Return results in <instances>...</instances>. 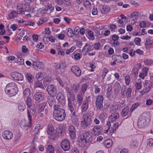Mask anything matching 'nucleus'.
<instances>
[{"label": "nucleus", "instance_id": "44", "mask_svg": "<svg viewBox=\"0 0 153 153\" xmlns=\"http://www.w3.org/2000/svg\"><path fill=\"white\" fill-rule=\"evenodd\" d=\"M68 107L71 112H72L73 111H74L75 109L74 105L73 104V103H68Z\"/></svg>", "mask_w": 153, "mask_h": 153}, {"label": "nucleus", "instance_id": "5", "mask_svg": "<svg viewBox=\"0 0 153 153\" xmlns=\"http://www.w3.org/2000/svg\"><path fill=\"white\" fill-rule=\"evenodd\" d=\"M28 110V117L29 120V122L25 120H23L21 121L20 126L23 129L27 130L31 126L32 118Z\"/></svg>", "mask_w": 153, "mask_h": 153}, {"label": "nucleus", "instance_id": "13", "mask_svg": "<svg viewBox=\"0 0 153 153\" xmlns=\"http://www.w3.org/2000/svg\"><path fill=\"white\" fill-rule=\"evenodd\" d=\"M2 136L5 139L10 140L13 137V134L10 131L6 130L3 132Z\"/></svg>", "mask_w": 153, "mask_h": 153}, {"label": "nucleus", "instance_id": "32", "mask_svg": "<svg viewBox=\"0 0 153 153\" xmlns=\"http://www.w3.org/2000/svg\"><path fill=\"white\" fill-rule=\"evenodd\" d=\"M45 103L44 102L39 104L37 108L38 112L41 113L42 112L45 107Z\"/></svg>", "mask_w": 153, "mask_h": 153}, {"label": "nucleus", "instance_id": "39", "mask_svg": "<svg viewBox=\"0 0 153 153\" xmlns=\"http://www.w3.org/2000/svg\"><path fill=\"white\" fill-rule=\"evenodd\" d=\"M54 131V128L53 126L51 125L48 126V128L47 133L48 134H51Z\"/></svg>", "mask_w": 153, "mask_h": 153}, {"label": "nucleus", "instance_id": "41", "mask_svg": "<svg viewBox=\"0 0 153 153\" xmlns=\"http://www.w3.org/2000/svg\"><path fill=\"white\" fill-rule=\"evenodd\" d=\"M71 88L75 92H77L79 89V85L78 84L73 85L71 86Z\"/></svg>", "mask_w": 153, "mask_h": 153}, {"label": "nucleus", "instance_id": "30", "mask_svg": "<svg viewBox=\"0 0 153 153\" xmlns=\"http://www.w3.org/2000/svg\"><path fill=\"white\" fill-rule=\"evenodd\" d=\"M135 85L136 89L139 90L141 89L142 86V81L140 79H138L136 81Z\"/></svg>", "mask_w": 153, "mask_h": 153}, {"label": "nucleus", "instance_id": "63", "mask_svg": "<svg viewBox=\"0 0 153 153\" xmlns=\"http://www.w3.org/2000/svg\"><path fill=\"white\" fill-rule=\"evenodd\" d=\"M141 41V39L139 38H136L134 39L135 44L137 45H140Z\"/></svg>", "mask_w": 153, "mask_h": 153}, {"label": "nucleus", "instance_id": "28", "mask_svg": "<svg viewBox=\"0 0 153 153\" xmlns=\"http://www.w3.org/2000/svg\"><path fill=\"white\" fill-rule=\"evenodd\" d=\"M112 140L110 139H106L103 142L104 145L108 148L111 147L112 145Z\"/></svg>", "mask_w": 153, "mask_h": 153}, {"label": "nucleus", "instance_id": "55", "mask_svg": "<svg viewBox=\"0 0 153 153\" xmlns=\"http://www.w3.org/2000/svg\"><path fill=\"white\" fill-rule=\"evenodd\" d=\"M108 72V70L106 68H104L102 70V77L103 79H104L105 76Z\"/></svg>", "mask_w": 153, "mask_h": 153}, {"label": "nucleus", "instance_id": "64", "mask_svg": "<svg viewBox=\"0 0 153 153\" xmlns=\"http://www.w3.org/2000/svg\"><path fill=\"white\" fill-rule=\"evenodd\" d=\"M75 100V96H69L68 98V103H72Z\"/></svg>", "mask_w": 153, "mask_h": 153}, {"label": "nucleus", "instance_id": "58", "mask_svg": "<svg viewBox=\"0 0 153 153\" xmlns=\"http://www.w3.org/2000/svg\"><path fill=\"white\" fill-rule=\"evenodd\" d=\"M94 48L96 50H100V44L98 42L93 45Z\"/></svg>", "mask_w": 153, "mask_h": 153}, {"label": "nucleus", "instance_id": "2", "mask_svg": "<svg viewBox=\"0 0 153 153\" xmlns=\"http://www.w3.org/2000/svg\"><path fill=\"white\" fill-rule=\"evenodd\" d=\"M92 117L91 114L87 112L83 114L82 116V120L81 121V126L85 129L90 128L91 124L92 122Z\"/></svg>", "mask_w": 153, "mask_h": 153}, {"label": "nucleus", "instance_id": "24", "mask_svg": "<svg viewBox=\"0 0 153 153\" xmlns=\"http://www.w3.org/2000/svg\"><path fill=\"white\" fill-rule=\"evenodd\" d=\"M153 87V83L152 82L149 84V85L146 87L145 89H144L142 91L141 93L142 95L149 92Z\"/></svg>", "mask_w": 153, "mask_h": 153}, {"label": "nucleus", "instance_id": "40", "mask_svg": "<svg viewBox=\"0 0 153 153\" xmlns=\"http://www.w3.org/2000/svg\"><path fill=\"white\" fill-rule=\"evenodd\" d=\"M42 64L39 62H33L32 63V65L34 68H41Z\"/></svg>", "mask_w": 153, "mask_h": 153}, {"label": "nucleus", "instance_id": "31", "mask_svg": "<svg viewBox=\"0 0 153 153\" xmlns=\"http://www.w3.org/2000/svg\"><path fill=\"white\" fill-rule=\"evenodd\" d=\"M138 18V13L137 12H133L131 14V19L133 21V23L136 22V20Z\"/></svg>", "mask_w": 153, "mask_h": 153}, {"label": "nucleus", "instance_id": "11", "mask_svg": "<svg viewBox=\"0 0 153 153\" xmlns=\"http://www.w3.org/2000/svg\"><path fill=\"white\" fill-rule=\"evenodd\" d=\"M71 72L76 76L79 77L81 75V71L77 66H72L71 67Z\"/></svg>", "mask_w": 153, "mask_h": 153}, {"label": "nucleus", "instance_id": "26", "mask_svg": "<svg viewBox=\"0 0 153 153\" xmlns=\"http://www.w3.org/2000/svg\"><path fill=\"white\" fill-rule=\"evenodd\" d=\"M109 7L107 5H103L100 8V10L102 13H106L110 10Z\"/></svg>", "mask_w": 153, "mask_h": 153}, {"label": "nucleus", "instance_id": "60", "mask_svg": "<svg viewBox=\"0 0 153 153\" xmlns=\"http://www.w3.org/2000/svg\"><path fill=\"white\" fill-rule=\"evenodd\" d=\"M23 94L25 95L30 96V90L28 88L25 89L24 91Z\"/></svg>", "mask_w": 153, "mask_h": 153}, {"label": "nucleus", "instance_id": "14", "mask_svg": "<svg viewBox=\"0 0 153 153\" xmlns=\"http://www.w3.org/2000/svg\"><path fill=\"white\" fill-rule=\"evenodd\" d=\"M103 129L102 127L99 126H95L92 129V131L95 135L98 136L101 133Z\"/></svg>", "mask_w": 153, "mask_h": 153}, {"label": "nucleus", "instance_id": "6", "mask_svg": "<svg viewBox=\"0 0 153 153\" xmlns=\"http://www.w3.org/2000/svg\"><path fill=\"white\" fill-rule=\"evenodd\" d=\"M17 86L14 82H11L7 84L5 88V91L6 94L10 92L11 90L13 89L17 91Z\"/></svg>", "mask_w": 153, "mask_h": 153}, {"label": "nucleus", "instance_id": "3", "mask_svg": "<svg viewBox=\"0 0 153 153\" xmlns=\"http://www.w3.org/2000/svg\"><path fill=\"white\" fill-rule=\"evenodd\" d=\"M150 121V117L149 114L144 113L139 117L137 122V126L139 128H144L149 125Z\"/></svg>", "mask_w": 153, "mask_h": 153}, {"label": "nucleus", "instance_id": "23", "mask_svg": "<svg viewBox=\"0 0 153 153\" xmlns=\"http://www.w3.org/2000/svg\"><path fill=\"white\" fill-rule=\"evenodd\" d=\"M78 142L80 145H81L82 146H86L87 143L89 142L87 140L83 137L80 136L78 138Z\"/></svg>", "mask_w": 153, "mask_h": 153}, {"label": "nucleus", "instance_id": "17", "mask_svg": "<svg viewBox=\"0 0 153 153\" xmlns=\"http://www.w3.org/2000/svg\"><path fill=\"white\" fill-rule=\"evenodd\" d=\"M148 71L149 68H147L144 67L143 68L140 73L139 77L142 79H144L147 76Z\"/></svg>", "mask_w": 153, "mask_h": 153}, {"label": "nucleus", "instance_id": "19", "mask_svg": "<svg viewBox=\"0 0 153 153\" xmlns=\"http://www.w3.org/2000/svg\"><path fill=\"white\" fill-rule=\"evenodd\" d=\"M126 87L123 86V87L121 89V92L122 95L129 96L131 95L132 91L131 88H128L126 91Z\"/></svg>", "mask_w": 153, "mask_h": 153}, {"label": "nucleus", "instance_id": "9", "mask_svg": "<svg viewBox=\"0 0 153 153\" xmlns=\"http://www.w3.org/2000/svg\"><path fill=\"white\" fill-rule=\"evenodd\" d=\"M27 104L28 106L30 108V113L32 114H33L35 113V107L34 105H32L31 100L30 97H28L27 98Z\"/></svg>", "mask_w": 153, "mask_h": 153}, {"label": "nucleus", "instance_id": "36", "mask_svg": "<svg viewBox=\"0 0 153 153\" xmlns=\"http://www.w3.org/2000/svg\"><path fill=\"white\" fill-rule=\"evenodd\" d=\"M138 143L137 141L134 139H132L130 142V146L132 148H135L138 146Z\"/></svg>", "mask_w": 153, "mask_h": 153}, {"label": "nucleus", "instance_id": "27", "mask_svg": "<svg viewBox=\"0 0 153 153\" xmlns=\"http://www.w3.org/2000/svg\"><path fill=\"white\" fill-rule=\"evenodd\" d=\"M120 84L118 82H115L113 86V89L114 92L116 93H118L120 91Z\"/></svg>", "mask_w": 153, "mask_h": 153}, {"label": "nucleus", "instance_id": "38", "mask_svg": "<svg viewBox=\"0 0 153 153\" xmlns=\"http://www.w3.org/2000/svg\"><path fill=\"white\" fill-rule=\"evenodd\" d=\"M18 108L19 110L21 111H24L26 108L25 104L23 102H20L18 105Z\"/></svg>", "mask_w": 153, "mask_h": 153}, {"label": "nucleus", "instance_id": "1", "mask_svg": "<svg viewBox=\"0 0 153 153\" xmlns=\"http://www.w3.org/2000/svg\"><path fill=\"white\" fill-rule=\"evenodd\" d=\"M53 108V116L54 118L58 121L64 120L66 116L65 111L60 108L59 106L57 105H55Z\"/></svg>", "mask_w": 153, "mask_h": 153}, {"label": "nucleus", "instance_id": "7", "mask_svg": "<svg viewBox=\"0 0 153 153\" xmlns=\"http://www.w3.org/2000/svg\"><path fill=\"white\" fill-rule=\"evenodd\" d=\"M61 146L64 151H68L70 148V143L68 140L64 139L61 142Z\"/></svg>", "mask_w": 153, "mask_h": 153}, {"label": "nucleus", "instance_id": "53", "mask_svg": "<svg viewBox=\"0 0 153 153\" xmlns=\"http://www.w3.org/2000/svg\"><path fill=\"white\" fill-rule=\"evenodd\" d=\"M76 48L75 46H73L70 49L66 51V53L67 54H69L73 52Z\"/></svg>", "mask_w": 153, "mask_h": 153}, {"label": "nucleus", "instance_id": "18", "mask_svg": "<svg viewBox=\"0 0 153 153\" xmlns=\"http://www.w3.org/2000/svg\"><path fill=\"white\" fill-rule=\"evenodd\" d=\"M93 45L91 43H86L82 49V51L83 52L85 51L86 53L89 52L93 50Z\"/></svg>", "mask_w": 153, "mask_h": 153}, {"label": "nucleus", "instance_id": "10", "mask_svg": "<svg viewBox=\"0 0 153 153\" xmlns=\"http://www.w3.org/2000/svg\"><path fill=\"white\" fill-rule=\"evenodd\" d=\"M103 100V96H98L96 99V104L98 109H102L103 108L102 105Z\"/></svg>", "mask_w": 153, "mask_h": 153}, {"label": "nucleus", "instance_id": "8", "mask_svg": "<svg viewBox=\"0 0 153 153\" xmlns=\"http://www.w3.org/2000/svg\"><path fill=\"white\" fill-rule=\"evenodd\" d=\"M10 75L11 77L15 80L22 81L23 79L22 75L17 72H12L11 74Z\"/></svg>", "mask_w": 153, "mask_h": 153}, {"label": "nucleus", "instance_id": "48", "mask_svg": "<svg viewBox=\"0 0 153 153\" xmlns=\"http://www.w3.org/2000/svg\"><path fill=\"white\" fill-rule=\"evenodd\" d=\"M18 91L17 87V91L15 89H13L11 90L10 92H9L8 94H6L7 95H10V96H15L17 94Z\"/></svg>", "mask_w": 153, "mask_h": 153}, {"label": "nucleus", "instance_id": "37", "mask_svg": "<svg viewBox=\"0 0 153 153\" xmlns=\"http://www.w3.org/2000/svg\"><path fill=\"white\" fill-rule=\"evenodd\" d=\"M129 108L128 107H126L124 108L122 111L121 112V115L123 117L126 116L128 112Z\"/></svg>", "mask_w": 153, "mask_h": 153}, {"label": "nucleus", "instance_id": "43", "mask_svg": "<svg viewBox=\"0 0 153 153\" xmlns=\"http://www.w3.org/2000/svg\"><path fill=\"white\" fill-rule=\"evenodd\" d=\"M47 21V19L45 17L41 18L39 19V21L37 22V24L38 25H40L46 22Z\"/></svg>", "mask_w": 153, "mask_h": 153}, {"label": "nucleus", "instance_id": "61", "mask_svg": "<svg viewBox=\"0 0 153 153\" xmlns=\"http://www.w3.org/2000/svg\"><path fill=\"white\" fill-rule=\"evenodd\" d=\"M132 73L135 76H137L138 74V69L136 68H134L132 70Z\"/></svg>", "mask_w": 153, "mask_h": 153}, {"label": "nucleus", "instance_id": "49", "mask_svg": "<svg viewBox=\"0 0 153 153\" xmlns=\"http://www.w3.org/2000/svg\"><path fill=\"white\" fill-rule=\"evenodd\" d=\"M26 77L30 82H33V77L31 74H27L26 75Z\"/></svg>", "mask_w": 153, "mask_h": 153}, {"label": "nucleus", "instance_id": "46", "mask_svg": "<svg viewBox=\"0 0 153 153\" xmlns=\"http://www.w3.org/2000/svg\"><path fill=\"white\" fill-rule=\"evenodd\" d=\"M89 36V39L91 40H93L94 39V34L93 31L91 30H89L88 32Z\"/></svg>", "mask_w": 153, "mask_h": 153}, {"label": "nucleus", "instance_id": "47", "mask_svg": "<svg viewBox=\"0 0 153 153\" xmlns=\"http://www.w3.org/2000/svg\"><path fill=\"white\" fill-rule=\"evenodd\" d=\"M33 98L36 101L39 102L43 100L44 96H33Z\"/></svg>", "mask_w": 153, "mask_h": 153}, {"label": "nucleus", "instance_id": "35", "mask_svg": "<svg viewBox=\"0 0 153 153\" xmlns=\"http://www.w3.org/2000/svg\"><path fill=\"white\" fill-rule=\"evenodd\" d=\"M52 79L51 78L50 76H47L45 78L44 80L43 83L44 85L45 86H46L51 81Z\"/></svg>", "mask_w": 153, "mask_h": 153}, {"label": "nucleus", "instance_id": "12", "mask_svg": "<svg viewBox=\"0 0 153 153\" xmlns=\"http://www.w3.org/2000/svg\"><path fill=\"white\" fill-rule=\"evenodd\" d=\"M69 134L70 137L72 139H74L76 137V129L73 126L71 125L68 128Z\"/></svg>", "mask_w": 153, "mask_h": 153}, {"label": "nucleus", "instance_id": "51", "mask_svg": "<svg viewBox=\"0 0 153 153\" xmlns=\"http://www.w3.org/2000/svg\"><path fill=\"white\" fill-rule=\"evenodd\" d=\"M139 105V104L138 103H135L133 104L131 108L130 111L131 112H132L134 109Z\"/></svg>", "mask_w": 153, "mask_h": 153}, {"label": "nucleus", "instance_id": "59", "mask_svg": "<svg viewBox=\"0 0 153 153\" xmlns=\"http://www.w3.org/2000/svg\"><path fill=\"white\" fill-rule=\"evenodd\" d=\"M84 4L86 7H89L91 6L90 2L88 0H85Z\"/></svg>", "mask_w": 153, "mask_h": 153}, {"label": "nucleus", "instance_id": "4", "mask_svg": "<svg viewBox=\"0 0 153 153\" xmlns=\"http://www.w3.org/2000/svg\"><path fill=\"white\" fill-rule=\"evenodd\" d=\"M30 7L29 4H25L24 2L19 3L17 6V12L19 14H25V12L30 10Z\"/></svg>", "mask_w": 153, "mask_h": 153}, {"label": "nucleus", "instance_id": "57", "mask_svg": "<svg viewBox=\"0 0 153 153\" xmlns=\"http://www.w3.org/2000/svg\"><path fill=\"white\" fill-rule=\"evenodd\" d=\"M16 62L19 65H22L24 64V60L22 57H19L17 60Z\"/></svg>", "mask_w": 153, "mask_h": 153}, {"label": "nucleus", "instance_id": "29", "mask_svg": "<svg viewBox=\"0 0 153 153\" xmlns=\"http://www.w3.org/2000/svg\"><path fill=\"white\" fill-rule=\"evenodd\" d=\"M82 136L83 137L89 142H91L92 140V138L91 135L88 132H85L83 134V135Z\"/></svg>", "mask_w": 153, "mask_h": 153}, {"label": "nucleus", "instance_id": "34", "mask_svg": "<svg viewBox=\"0 0 153 153\" xmlns=\"http://www.w3.org/2000/svg\"><path fill=\"white\" fill-rule=\"evenodd\" d=\"M46 153H55L54 148L52 145L48 146L46 149Z\"/></svg>", "mask_w": 153, "mask_h": 153}, {"label": "nucleus", "instance_id": "16", "mask_svg": "<svg viewBox=\"0 0 153 153\" xmlns=\"http://www.w3.org/2000/svg\"><path fill=\"white\" fill-rule=\"evenodd\" d=\"M47 90L48 94L50 96L54 95L56 93V89L54 87V85H48Z\"/></svg>", "mask_w": 153, "mask_h": 153}, {"label": "nucleus", "instance_id": "33", "mask_svg": "<svg viewBox=\"0 0 153 153\" xmlns=\"http://www.w3.org/2000/svg\"><path fill=\"white\" fill-rule=\"evenodd\" d=\"M56 98L60 103L62 105L65 104V99L64 96H56Z\"/></svg>", "mask_w": 153, "mask_h": 153}, {"label": "nucleus", "instance_id": "56", "mask_svg": "<svg viewBox=\"0 0 153 153\" xmlns=\"http://www.w3.org/2000/svg\"><path fill=\"white\" fill-rule=\"evenodd\" d=\"M153 62V60L151 59H146L144 61L145 64L148 65H151Z\"/></svg>", "mask_w": 153, "mask_h": 153}, {"label": "nucleus", "instance_id": "45", "mask_svg": "<svg viewBox=\"0 0 153 153\" xmlns=\"http://www.w3.org/2000/svg\"><path fill=\"white\" fill-rule=\"evenodd\" d=\"M36 77L37 80L39 81L42 80L43 79V74L41 72L37 73L36 75Z\"/></svg>", "mask_w": 153, "mask_h": 153}, {"label": "nucleus", "instance_id": "52", "mask_svg": "<svg viewBox=\"0 0 153 153\" xmlns=\"http://www.w3.org/2000/svg\"><path fill=\"white\" fill-rule=\"evenodd\" d=\"M125 80L126 85H128L131 81L130 77L128 75L126 76L125 77Z\"/></svg>", "mask_w": 153, "mask_h": 153}, {"label": "nucleus", "instance_id": "25", "mask_svg": "<svg viewBox=\"0 0 153 153\" xmlns=\"http://www.w3.org/2000/svg\"><path fill=\"white\" fill-rule=\"evenodd\" d=\"M82 112H85L88 108V101L87 100H84L81 106Z\"/></svg>", "mask_w": 153, "mask_h": 153}, {"label": "nucleus", "instance_id": "50", "mask_svg": "<svg viewBox=\"0 0 153 153\" xmlns=\"http://www.w3.org/2000/svg\"><path fill=\"white\" fill-rule=\"evenodd\" d=\"M67 35L69 37H72L74 34V32H73L71 28H69L67 30Z\"/></svg>", "mask_w": 153, "mask_h": 153}, {"label": "nucleus", "instance_id": "54", "mask_svg": "<svg viewBox=\"0 0 153 153\" xmlns=\"http://www.w3.org/2000/svg\"><path fill=\"white\" fill-rule=\"evenodd\" d=\"M87 88V85L86 84H83L81 88V95L84 94L85 92L86 91Z\"/></svg>", "mask_w": 153, "mask_h": 153}, {"label": "nucleus", "instance_id": "42", "mask_svg": "<svg viewBox=\"0 0 153 153\" xmlns=\"http://www.w3.org/2000/svg\"><path fill=\"white\" fill-rule=\"evenodd\" d=\"M38 87L42 88H44V87L42 83L39 81H37L35 82L34 88H36Z\"/></svg>", "mask_w": 153, "mask_h": 153}, {"label": "nucleus", "instance_id": "15", "mask_svg": "<svg viewBox=\"0 0 153 153\" xmlns=\"http://www.w3.org/2000/svg\"><path fill=\"white\" fill-rule=\"evenodd\" d=\"M119 117V113L117 112H114L111 114L108 118V120L111 121V123L116 121V120Z\"/></svg>", "mask_w": 153, "mask_h": 153}, {"label": "nucleus", "instance_id": "20", "mask_svg": "<svg viewBox=\"0 0 153 153\" xmlns=\"http://www.w3.org/2000/svg\"><path fill=\"white\" fill-rule=\"evenodd\" d=\"M55 70L56 73L57 74L62 73L64 70L63 64L62 63L57 64L55 67Z\"/></svg>", "mask_w": 153, "mask_h": 153}, {"label": "nucleus", "instance_id": "22", "mask_svg": "<svg viewBox=\"0 0 153 153\" xmlns=\"http://www.w3.org/2000/svg\"><path fill=\"white\" fill-rule=\"evenodd\" d=\"M18 12L14 10H12L11 12L8 14L7 16V19H14L15 17L17 16L18 14H19Z\"/></svg>", "mask_w": 153, "mask_h": 153}, {"label": "nucleus", "instance_id": "62", "mask_svg": "<svg viewBox=\"0 0 153 153\" xmlns=\"http://www.w3.org/2000/svg\"><path fill=\"white\" fill-rule=\"evenodd\" d=\"M147 144L150 146H153V139L150 138L147 140Z\"/></svg>", "mask_w": 153, "mask_h": 153}, {"label": "nucleus", "instance_id": "21", "mask_svg": "<svg viewBox=\"0 0 153 153\" xmlns=\"http://www.w3.org/2000/svg\"><path fill=\"white\" fill-rule=\"evenodd\" d=\"M108 107V105H107L105 107V106L103 108L100 109L101 111L102 112L100 114L99 116L100 118L104 119L106 118L107 116L106 112V109Z\"/></svg>", "mask_w": 153, "mask_h": 153}]
</instances>
